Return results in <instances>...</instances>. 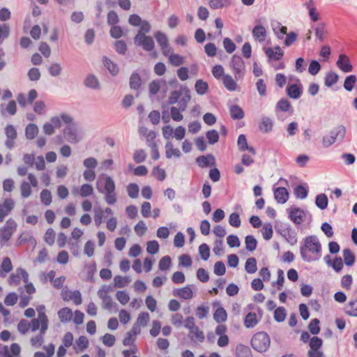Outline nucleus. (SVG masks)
<instances>
[{"instance_id":"1","label":"nucleus","mask_w":357,"mask_h":357,"mask_svg":"<svg viewBox=\"0 0 357 357\" xmlns=\"http://www.w3.org/2000/svg\"><path fill=\"white\" fill-rule=\"evenodd\" d=\"M190 98V90L186 86H181L178 90L170 93L167 100L168 105L178 104V107L173 106L170 108L174 121L178 122L183 120V116L181 112L186 109Z\"/></svg>"},{"instance_id":"2","label":"nucleus","mask_w":357,"mask_h":357,"mask_svg":"<svg viewBox=\"0 0 357 357\" xmlns=\"http://www.w3.org/2000/svg\"><path fill=\"white\" fill-rule=\"evenodd\" d=\"M38 317L32 319L30 322L32 326V332L39 331V333L30 339V343L33 347H40L44 342V335L49 328V319L45 312V305H39L36 307Z\"/></svg>"},{"instance_id":"3","label":"nucleus","mask_w":357,"mask_h":357,"mask_svg":"<svg viewBox=\"0 0 357 357\" xmlns=\"http://www.w3.org/2000/svg\"><path fill=\"white\" fill-rule=\"evenodd\" d=\"M322 246L314 235L305 237L300 244V254L302 259L305 262L318 261L321 257Z\"/></svg>"},{"instance_id":"4","label":"nucleus","mask_w":357,"mask_h":357,"mask_svg":"<svg viewBox=\"0 0 357 357\" xmlns=\"http://www.w3.org/2000/svg\"><path fill=\"white\" fill-rule=\"evenodd\" d=\"M251 344L255 350L259 352H264L269 348L271 340L266 333L259 332L252 337Z\"/></svg>"},{"instance_id":"5","label":"nucleus","mask_w":357,"mask_h":357,"mask_svg":"<svg viewBox=\"0 0 357 357\" xmlns=\"http://www.w3.org/2000/svg\"><path fill=\"white\" fill-rule=\"evenodd\" d=\"M28 179L29 182L23 181L21 182L20 185L21 197L24 199L28 198L31 196L32 193L31 187L37 188L38 185V179L33 174H28Z\"/></svg>"},{"instance_id":"6","label":"nucleus","mask_w":357,"mask_h":357,"mask_svg":"<svg viewBox=\"0 0 357 357\" xmlns=\"http://www.w3.org/2000/svg\"><path fill=\"white\" fill-rule=\"evenodd\" d=\"M230 66L236 79H242L245 72V63L243 59L238 55H234L231 60Z\"/></svg>"},{"instance_id":"7","label":"nucleus","mask_w":357,"mask_h":357,"mask_svg":"<svg viewBox=\"0 0 357 357\" xmlns=\"http://www.w3.org/2000/svg\"><path fill=\"white\" fill-rule=\"evenodd\" d=\"M17 228V223L12 218L8 219L3 227L0 229V241L1 244L8 242Z\"/></svg>"},{"instance_id":"8","label":"nucleus","mask_w":357,"mask_h":357,"mask_svg":"<svg viewBox=\"0 0 357 357\" xmlns=\"http://www.w3.org/2000/svg\"><path fill=\"white\" fill-rule=\"evenodd\" d=\"M289 218L295 224L299 225L304 221L307 216L311 218V215L306 211L298 207L291 206L287 208Z\"/></svg>"},{"instance_id":"9","label":"nucleus","mask_w":357,"mask_h":357,"mask_svg":"<svg viewBox=\"0 0 357 357\" xmlns=\"http://www.w3.org/2000/svg\"><path fill=\"white\" fill-rule=\"evenodd\" d=\"M134 42L136 45L142 47L145 51L151 52L154 50L155 43L153 39L149 36L137 33Z\"/></svg>"},{"instance_id":"10","label":"nucleus","mask_w":357,"mask_h":357,"mask_svg":"<svg viewBox=\"0 0 357 357\" xmlns=\"http://www.w3.org/2000/svg\"><path fill=\"white\" fill-rule=\"evenodd\" d=\"M278 232L284 237L291 245H294L297 243V233L290 225H285L281 226L278 228Z\"/></svg>"},{"instance_id":"11","label":"nucleus","mask_w":357,"mask_h":357,"mask_svg":"<svg viewBox=\"0 0 357 357\" xmlns=\"http://www.w3.org/2000/svg\"><path fill=\"white\" fill-rule=\"evenodd\" d=\"M29 280V273L22 268H17L14 273H13L9 278L8 283L10 285H18L21 282L26 283Z\"/></svg>"},{"instance_id":"12","label":"nucleus","mask_w":357,"mask_h":357,"mask_svg":"<svg viewBox=\"0 0 357 357\" xmlns=\"http://www.w3.org/2000/svg\"><path fill=\"white\" fill-rule=\"evenodd\" d=\"M154 37L159 45L163 55H168L173 51V48L169 45V39L167 35L162 31H156Z\"/></svg>"},{"instance_id":"13","label":"nucleus","mask_w":357,"mask_h":357,"mask_svg":"<svg viewBox=\"0 0 357 357\" xmlns=\"http://www.w3.org/2000/svg\"><path fill=\"white\" fill-rule=\"evenodd\" d=\"M15 202L13 199L7 197L0 202V222H2L5 218L8 216L14 209Z\"/></svg>"},{"instance_id":"14","label":"nucleus","mask_w":357,"mask_h":357,"mask_svg":"<svg viewBox=\"0 0 357 357\" xmlns=\"http://www.w3.org/2000/svg\"><path fill=\"white\" fill-rule=\"evenodd\" d=\"M263 50L268 62L279 61L284 55V51L280 46L264 47Z\"/></svg>"},{"instance_id":"15","label":"nucleus","mask_w":357,"mask_h":357,"mask_svg":"<svg viewBox=\"0 0 357 357\" xmlns=\"http://www.w3.org/2000/svg\"><path fill=\"white\" fill-rule=\"evenodd\" d=\"M61 297L63 301H73L76 305H80L82 302V294L78 290L63 289L61 291Z\"/></svg>"},{"instance_id":"16","label":"nucleus","mask_w":357,"mask_h":357,"mask_svg":"<svg viewBox=\"0 0 357 357\" xmlns=\"http://www.w3.org/2000/svg\"><path fill=\"white\" fill-rule=\"evenodd\" d=\"M213 307H216L213 314V319L219 324H222V323L227 320V313L226 310L220 306L218 302L213 303Z\"/></svg>"},{"instance_id":"17","label":"nucleus","mask_w":357,"mask_h":357,"mask_svg":"<svg viewBox=\"0 0 357 357\" xmlns=\"http://www.w3.org/2000/svg\"><path fill=\"white\" fill-rule=\"evenodd\" d=\"M112 287L111 285H103L99 289L98 294L99 297L102 300L104 305L109 307L112 305Z\"/></svg>"},{"instance_id":"18","label":"nucleus","mask_w":357,"mask_h":357,"mask_svg":"<svg viewBox=\"0 0 357 357\" xmlns=\"http://www.w3.org/2000/svg\"><path fill=\"white\" fill-rule=\"evenodd\" d=\"M150 320L149 314L147 312L140 313L137 319L136 322L134 324L132 328H134L135 333H140L141 328L145 327Z\"/></svg>"},{"instance_id":"19","label":"nucleus","mask_w":357,"mask_h":357,"mask_svg":"<svg viewBox=\"0 0 357 357\" xmlns=\"http://www.w3.org/2000/svg\"><path fill=\"white\" fill-rule=\"evenodd\" d=\"M1 353L3 357H18L21 353V348L17 343H13L10 348L4 346Z\"/></svg>"},{"instance_id":"20","label":"nucleus","mask_w":357,"mask_h":357,"mask_svg":"<svg viewBox=\"0 0 357 357\" xmlns=\"http://www.w3.org/2000/svg\"><path fill=\"white\" fill-rule=\"evenodd\" d=\"M337 67L344 73H349L352 70L353 66L349 57L345 54H340L336 63Z\"/></svg>"},{"instance_id":"21","label":"nucleus","mask_w":357,"mask_h":357,"mask_svg":"<svg viewBox=\"0 0 357 357\" xmlns=\"http://www.w3.org/2000/svg\"><path fill=\"white\" fill-rule=\"evenodd\" d=\"M252 33L255 40L259 43L264 42L267 36L266 28L261 24L256 25L253 28Z\"/></svg>"},{"instance_id":"22","label":"nucleus","mask_w":357,"mask_h":357,"mask_svg":"<svg viewBox=\"0 0 357 357\" xmlns=\"http://www.w3.org/2000/svg\"><path fill=\"white\" fill-rule=\"evenodd\" d=\"M165 156L168 159H170L172 158H178L181 155V151L178 148L174 147V146L173 145V143L170 141H168L165 144Z\"/></svg>"},{"instance_id":"23","label":"nucleus","mask_w":357,"mask_h":357,"mask_svg":"<svg viewBox=\"0 0 357 357\" xmlns=\"http://www.w3.org/2000/svg\"><path fill=\"white\" fill-rule=\"evenodd\" d=\"M173 294L185 300L191 299L194 296L193 290L190 286L174 289Z\"/></svg>"},{"instance_id":"24","label":"nucleus","mask_w":357,"mask_h":357,"mask_svg":"<svg viewBox=\"0 0 357 357\" xmlns=\"http://www.w3.org/2000/svg\"><path fill=\"white\" fill-rule=\"evenodd\" d=\"M273 121L268 116H263L259 123V130L264 133H268L273 130Z\"/></svg>"},{"instance_id":"25","label":"nucleus","mask_w":357,"mask_h":357,"mask_svg":"<svg viewBox=\"0 0 357 357\" xmlns=\"http://www.w3.org/2000/svg\"><path fill=\"white\" fill-rule=\"evenodd\" d=\"M274 197L279 204H284L289 199V192L285 188H278L274 190Z\"/></svg>"},{"instance_id":"26","label":"nucleus","mask_w":357,"mask_h":357,"mask_svg":"<svg viewBox=\"0 0 357 357\" xmlns=\"http://www.w3.org/2000/svg\"><path fill=\"white\" fill-rule=\"evenodd\" d=\"M335 142L342 141L346 135L347 129L343 125H339L334 128L331 132Z\"/></svg>"},{"instance_id":"27","label":"nucleus","mask_w":357,"mask_h":357,"mask_svg":"<svg viewBox=\"0 0 357 357\" xmlns=\"http://www.w3.org/2000/svg\"><path fill=\"white\" fill-rule=\"evenodd\" d=\"M63 134L66 139L70 143H76L78 141L76 129L71 125L66 127Z\"/></svg>"},{"instance_id":"28","label":"nucleus","mask_w":357,"mask_h":357,"mask_svg":"<svg viewBox=\"0 0 357 357\" xmlns=\"http://www.w3.org/2000/svg\"><path fill=\"white\" fill-rule=\"evenodd\" d=\"M131 281L132 279L130 276L116 275L113 279V286L117 288L126 287Z\"/></svg>"},{"instance_id":"29","label":"nucleus","mask_w":357,"mask_h":357,"mask_svg":"<svg viewBox=\"0 0 357 357\" xmlns=\"http://www.w3.org/2000/svg\"><path fill=\"white\" fill-rule=\"evenodd\" d=\"M13 269V264L9 257H5L0 265V277L5 278Z\"/></svg>"},{"instance_id":"30","label":"nucleus","mask_w":357,"mask_h":357,"mask_svg":"<svg viewBox=\"0 0 357 357\" xmlns=\"http://www.w3.org/2000/svg\"><path fill=\"white\" fill-rule=\"evenodd\" d=\"M58 316L61 322L67 323L72 320L73 314L71 309L66 307L59 310Z\"/></svg>"},{"instance_id":"31","label":"nucleus","mask_w":357,"mask_h":357,"mask_svg":"<svg viewBox=\"0 0 357 357\" xmlns=\"http://www.w3.org/2000/svg\"><path fill=\"white\" fill-rule=\"evenodd\" d=\"M237 144L239 150L244 151L248 150L252 155H255V151L253 147H249L245 135H240L238 138Z\"/></svg>"},{"instance_id":"32","label":"nucleus","mask_w":357,"mask_h":357,"mask_svg":"<svg viewBox=\"0 0 357 357\" xmlns=\"http://www.w3.org/2000/svg\"><path fill=\"white\" fill-rule=\"evenodd\" d=\"M165 56L168 58L169 62L174 66H179L185 63L184 57L178 54H174V50L168 55Z\"/></svg>"},{"instance_id":"33","label":"nucleus","mask_w":357,"mask_h":357,"mask_svg":"<svg viewBox=\"0 0 357 357\" xmlns=\"http://www.w3.org/2000/svg\"><path fill=\"white\" fill-rule=\"evenodd\" d=\"M222 82L225 87L230 91H234L238 88V85L234 79L229 75H225L223 76Z\"/></svg>"},{"instance_id":"34","label":"nucleus","mask_w":357,"mask_h":357,"mask_svg":"<svg viewBox=\"0 0 357 357\" xmlns=\"http://www.w3.org/2000/svg\"><path fill=\"white\" fill-rule=\"evenodd\" d=\"M287 95L293 99H298L302 93V89L298 84H291L287 89Z\"/></svg>"},{"instance_id":"35","label":"nucleus","mask_w":357,"mask_h":357,"mask_svg":"<svg viewBox=\"0 0 357 357\" xmlns=\"http://www.w3.org/2000/svg\"><path fill=\"white\" fill-rule=\"evenodd\" d=\"M272 29L274 34L279 40L282 39L284 38V36L287 34V27L281 25V24L279 22L273 24Z\"/></svg>"},{"instance_id":"36","label":"nucleus","mask_w":357,"mask_h":357,"mask_svg":"<svg viewBox=\"0 0 357 357\" xmlns=\"http://www.w3.org/2000/svg\"><path fill=\"white\" fill-rule=\"evenodd\" d=\"M258 321L259 320L257 319L256 313L250 312L245 317L244 325L246 328H250L256 326Z\"/></svg>"},{"instance_id":"37","label":"nucleus","mask_w":357,"mask_h":357,"mask_svg":"<svg viewBox=\"0 0 357 357\" xmlns=\"http://www.w3.org/2000/svg\"><path fill=\"white\" fill-rule=\"evenodd\" d=\"M17 328L18 332L22 335L26 334L29 331L32 332V326L31 322L26 319L20 320L17 324Z\"/></svg>"},{"instance_id":"38","label":"nucleus","mask_w":357,"mask_h":357,"mask_svg":"<svg viewBox=\"0 0 357 357\" xmlns=\"http://www.w3.org/2000/svg\"><path fill=\"white\" fill-rule=\"evenodd\" d=\"M38 133V128L36 124L29 123L25 129V135L27 139H34Z\"/></svg>"},{"instance_id":"39","label":"nucleus","mask_w":357,"mask_h":357,"mask_svg":"<svg viewBox=\"0 0 357 357\" xmlns=\"http://www.w3.org/2000/svg\"><path fill=\"white\" fill-rule=\"evenodd\" d=\"M84 271L86 272V280L89 282H93V276L96 272V266L95 263L86 264L84 266Z\"/></svg>"},{"instance_id":"40","label":"nucleus","mask_w":357,"mask_h":357,"mask_svg":"<svg viewBox=\"0 0 357 357\" xmlns=\"http://www.w3.org/2000/svg\"><path fill=\"white\" fill-rule=\"evenodd\" d=\"M314 31L317 39L319 40V41H323L324 40L325 36L327 34L326 24L324 23L318 24L315 27Z\"/></svg>"},{"instance_id":"41","label":"nucleus","mask_w":357,"mask_h":357,"mask_svg":"<svg viewBox=\"0 0 357 357\" xmlns=\"http://www.w3.org/2000/svg\"><path fill=\"white\" fill-rule=\"evenodd\" d=\"M344 264L347 266H351L355 261V256L349 249H344L342 252Z\"/></svg>"},{"instance_id":"42","label":"nucleus","mask_w":357,"mask_h":357,"mask_svg":"<svg viewBox=\"0 0 357 357\" xmlns=\"http://www.w3.org/2000/svg\"><path fill=\"white\" fill-rule=\"evenodd\" d=\"M229 112L234 119H242L244 117V112L238 105H232Z\"/></svg>"},{"instance_id":"43","label":"nucleus","mask_w":357,"mask_h":357,"mask_svg":"<svg viewBox=\"0 0 357 357\" xmlns=\"http://www.w3.org/2000/svg\"><path fill=\"white\" fill-rule=\"evenodd\" d=\"M339 76L335 72H329L325 77L324 84L327 87L334 85L338 80Z\"/></svg>"},{"instance_id":"44","label":"nucleus","mask_w":357,"mask_h":357,"mask_svg":"<svg viewBox=\"0 0 357 357\" xmlns=\"http://www.w3.org/2000/svg\"><path fill=\"white\" fill-rule=\"evenodd\" d=\"M195 91L199 95H204L208 89V84L202 79H198L195 85Z\"/></svg>"},{"instance_id":"45","label":"nucleus","mask_w":357,"mask_h":357,"mask_svg":"<svg viewBox=\"0 0 357 357\" xmlns=\"http://www.w3.org/2000/svg\"><path fill=\"white\" fill-rule=\"evenodd\" d=\"M261 233L265 240H270L272 238L273 234L272 225L268 222L264 223L262 226Z\"/></svg>"},{"instance_id":"46","label":"nucleus","mask_w":357,"mask_h":357,"mask_svg":"<svg viewBox=\"0 0 357 357\" xmlns=\"http://www.w3.org/2000/svg\"><path fill=\"white\" fill-rule=\"evenodd\" d=\"M345 313L351 317H357V299L349 302L345 307Z\"/></svg>"},{"instance_id":"47","label":"nucleus","mask_w":357,"mask_h":357,"mask_svg":"<svg viewBox=\"0 0 357 357\" xmlns=\"http://www.w3.org/2000/svg\"><path fill=\"white\" fill-rule=\"evenodd\" d=\"M245 269L248 273H254L257 271V260L254 257L248 258L245 264Z\"/></svg>"},{"instance_id":"48","label":"nucleus","mask_w":357,"mask_h":357,"mask_svg":"<svg viewBox=\"0 0 357 357\" xmlns=\"http://www.w3.org/2000/svg\"><path fill=\"white\" fill-rule=\"evenodd\" d=\"M139 333H134V328H132L131 331L127 333L126 336L123 339V344L125 346H130L131 347L135 346L134 342L136 339L137 335Z\"/></svg>"},{"instance_id":"49","label":"nucleus","mask_w":357,"mask_h":357,"mask_svg":"<svg viewBox=\"0 0 357 357\" xmlns=\"http://www.w3.org/2000/svg\"><path fill=\"white\" fill-rule=\"evenodd\" d=\"M40 198L41 202L45 206H49L52 202L51 192L47 189H45L41 191Z\"/></svg>"},{"instance_id":"50","label":"nucleus","mask_w":357,"mask_h":357,"mask_svg":"<svg viewBox=\"0 0 357 357\" xmlns=\"http://www.w3.org/2000/svg\"><path fill=\"white\" fill-rule=\"evenodd\" d=\"M160 248L157 241H149L146 243V252L150 255H155L158 252Z\"/></svg>"},{"instance_id":"51","label":"nucleus","mask_w":357,"mask_h":357,"mask_svg":"<svg viewBox=\"0 0 357 357\" xmlns=\"http://www.w3.org/2000/svg\"><path fill=\"white\" fill-rule=\"evenodd\" d=\"M316 206L320 209H325L328 206V197L325 194H319L315 200Z\"/></svg>"},{"instance_id":"52","label":"nucleus","mask_w":357,"mask_h":357,"mask_svg":"<svg viewBox=\"0 0 357 357\" xmlns=\"http://www.w3.org/2000/svg\"><path fill=\"white\" fill-rule=\"evenodd\" d=\"M172 265V259L169 256H165L160 259L158 263V268L162 271H165L169 269Z\"/></svg>"},{"instance_id":"53","label":"nucleus","mask_w":357,"mask_h":357,"mask_svg":"<svg viewBox=\"0 0 357 357\" xmlns=\"http://www.w3.org/2000/svg\"><path fill=\"white\" fill-rule=\"evenodd\" d=\"M287 317V312L284 307H278L275 308L274 312V319L277 322H282L284 321L285 318Z\"/></svg>"},{"instance_id":"54","label":"nucleus","mask_w":357,"mask_h":357,"mask_svg":"<svg viewBox=\"0 0 357 357\" xmlns=\"http://www.w3.org/2000/svg\"><path fill=\"white\" fill-rule=\"evenodd\" d=\"M208 4L211 8L218 9L230 5L231 0H210Z\"/></svg>"},{"instance_id":"55","label":"nucleus","mask_w":357,"mask_h":357,"mask_svg":"<svg viewBox=\"0 0 357 357\" xmlns=\"http://www.w3.org/2000/svg\"><path fill=\"white\" fill-rule=\"evenodd\" d=\"M56 234L52 228H49L44 236V241L49 245H52L55 241Z\"/></svg>"},{"instance_id":"56","label":"nucleus","mask_w":357,"mask_h":357,"mask_svg":"<svg viewBox=\"0 0 357 357\" xmlns=\"http://www.w3.org/2000/svg\"><path fill=\"white\" fill-rule=\"evenodd\" d=\"M142 84V79L137 73L132 74L130 78V85L133 89H139Z\"/></svg>"},{"instance_id":"57","label":"nucleus","mask_w":357,"mask_h":357,"mask_svg":"<svg viewBox=\"0 0 357 357\" xmlns=\"http://www.w3.org/2000/svg\"><path fill=\"white\" fill-rule=\"evenodd\" d=\"M356 80V77L354 75H351L347 77L344 82V88L345 90L347 91H351L353 89Z\"/></svg>"},{"instance_id":"58","label":"nucleus","mask_w":357,"mask_h":357,"mask_svg":"<svg viewBox=\"0 0 357 357\" xmlns=\"http://www.w3.org/2000/svg\"><path fill=\"white\" fill-rule=\"evenodd\" d=\"M245 243L248 251H254L257 248V240L253 236H247L245 239Z\"/></svg>"},{"instance_id":"59","label":"nucleus","mask_w":357,"mask_h":357,"mask_svg":"<svg viewBox=\"0 0 357 357\" xmlns=\"http://www.w3.org/2000/svg\"><path fill=\"white\" fill-rule=\"evenodd\" d=\"M135 232L139 236H142L147 231V227L143 220L139 221L134 227Z\"/></svg>"},{"instance_id":"60","label":"nucleus","mask_w":357,"mask_h":357,"mask_svg":"<svg viewBox=\"0 0 357 357\" xmlns=\"http://www.w3.org/2000/svg\"><path fill=\"white\" fill-rule=\"evenodd\" d=\"M152 175L158 180L162 181L166 178V172L164 169L159 167H153L152 170Z\"/></svg>"},{"instance_id":"61","label":"nucleus","mask_w":357,"mask_h":357,"mask_svg":"<svg viewBox=\"0 0 357 357\" xmlns=\"http://www.w3.org/2000/svg\"><path fill=\"white\" fill-rule=\"evenodd\" d=\"M223 46L225 51L229 53H233L236 48L235 43L229 38H225L223 40Z\"/></svg>"},{"instance_id":"62","label":"nucleus","mask_w":357,"mask_h":357,"mask_svg":"<svg viewBox=\"0 0 357 357\" xmlns=\"http://www.w3.org/2000/svg\"><path fill=\"white\" fill-rule=\"evenodd\" d=\"M308 190L303 185H298L294 190V194L298 199H305L307 196Z\"/></svg>"},{"instance_id":"63","label":"nucleus","mask_w":357,"mask_h":357,"mask_svg":"<svg viewBox=\"0 0 357 357\" xmlns=\"http://www.w3.org/2000/svg\"><path fill=\"white\" fill-rule=\"evenodd\" d=\"M192 340L198 342H202L204 340V334L198 327L194 328L190 332Z\"/></svg>"},{"instance_id":"64","label":"nucleus","mask_w":357,"mask_h":357,"mask_svg":"<svg viewBox=\"0 0 357 357\" xmlns=\"http://www.w3.org/2000/svg\"><path fill=\"white\" fill-rule=\"evenodd\" d=\"M116 298L122 305H126L130 301V296L126 291H118L116 293Z\"/></svg>"}]
</instances>
